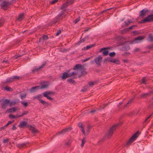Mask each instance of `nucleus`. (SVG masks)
I'll use <instances>...</instances> for the list:
<instances>
[{"instance_id": "09e8293b", "label": "nucleus", "mask_w": 153, "mask_h": 153, "mask_svg": "<svg viewBox=\"0 0 153 153\" xmlns=\"http://www.w3.org/2000/svg\"><path fill=\"white\" fill-rule=\"evenodd\" d=\"M96 83L95 82H88V85L90 87H92L93 85H94Z\"/></svg>"}, {"instance_id": "864d4df0", "label": "nucleus", "mask_w": 153, "mask_h": 153, "mask_svg": "<svg viewBox=\"0 0 153 153\" xmlns=\"http://www.w3.org/2000/svg\"><path fill=\"white\" fill-rule=\"evenodd\" d=\"M47 63V62L46 61L44 62L42 64L41 66H39L40 68H43V67L44 66L46 65V64Z\"/></svg>"}, {"instance_id": "4468645a", "label": "nucleus", "mask_w": 153, "mask_h": 153, "mask_svg": "<svg viewBox=\"0 0 153 153\" xmlns=\"http://www.w3.org/2000/svg\"><path fill=\"white\" fill-rule=\"evenodd\" d=\"M146 21L147 22H149L153 21V14L148 15L145 18Z\"/></svg>"}, {"instance_id": "de8ad7c7", "label": "nucleus", "mask_w": 153, "mask_h": 153, "mask_svg": "<svg viewBox=\"0 0 153 153\" xmlns=\"http://www.w3.org/2000/svg\"><path fill=\"white\" fill-rule=\"evenodd\" d=\"M137 26L136 25H133L128 28H127L128 31L131 30L134 27H135Z\"/></svg>"}, {"instance_id": "6ab92c4d", "label": "nucleus", "mask_w": 153, "mask_h": 153, "mask_svg": "<svg viewBox=\"0 0 153 153\" xmlns=\"http://www.w3.org/2000/svg\"><path fill=\"white\" fill-rule=\"evenodd\" d=\"M28 143H24L22 144H16V146L20 149L27 147V144Z\"/></svg>"}, {"instance_id": "a878e982", "label": "nucleus", "mask_w": 153, "mask_h": 153, "mask_svg": "<svg viewBox=\"0 0 153 153\" xmlns=\"http://www.w3.org/2000/svg\"><path fill=\"white\" fill-rule=\"evenodd\" d=\"M68 5H69L68 4L67 2L65 3L62 5L60 7V9L61 10H63L64 8L66 7Z\"/></svg>"}, {"instance_id": "4d7b16f0", "label": "nucleus", "mask_w": 153, "mask_h": 153, "mask_svg": "<svg viewBox=\"0 0 153 153\" xmlns=\"http://www.w3.org/2000/svg\"><path fill=\"white\" fill-rule=\"evenodd\" d=\"M61 33V30L59 29V30H58L57 32L56 33V36H57L59 35Z\"/></svg>"}, {"instance_id": "c85d7f7f", "label": "nucleus", "mask_w": 153, "mask_h": 153, "mask_svg": "<svg viewBox=\"0 0 153 153\" xmlns=\"http://www.w3.org/2000/svg\"><path fill=\"white\" fill-rule=\"evenodd\" d=\"M41 68H40V67H35L33 70H32V73H33V72L35 71H38Z\"/></svg>"}, {"instance_id": "9b49d317", "label": "nucleus", "mask_w": 153, "mask_h": 153, "mask_svg": "<svg viewBox=\"0 0 153 153\" xmlns=\"http://www.w3.org/2000/svg\"><path fill=\"white\" fill-rule=\"evenodd\" d=\"M73 69L74 70H76L78 69H80L81 71V73H82V72L84 71V70L85 69V68H84L81 64H79L76 65L74 67Z\"/></svg>"}, {"instance_id": "13d9d810", "label": "nucleus", "mask_w": 153, "mask_h": 153, "mask_svg": "<svg viewBox=\"0 0 153 153\" xmlns=\"http://www.w3.org/2000/svg\"><path fill=\"white\" fill-rule=\"evenodd\" d=\"M4 88L5 90L7 91H10V89H11L10 87H9L7 86H5Z\"/></svg>"}, {"instance_id": "20e7f679", "label": "nucleus", "mask_w": 153, "mask_h": 153, "mask_svg": "<svg viewBox=\"0 0 153 153\" xmlns=\"http://www.w3.org/2000/svg\"><path fill=\"white\" fill-rule=\"evenodd\" d=\"M139 134V131H138L134 134L127 142L126 145H129L133 142L138 137Z\"/></svg>"}, {"instance_id": "f3484780", "label": "nucleus", "mask_w": 153, "mask_h": 153, "mask_svg": "<svg viewBox=\"0 0 153 153\" xmlns=\"http://www.w3.org/2000/svg\"><path fill=\"white\" fill-rule=\"evenodd\" d=\"M39 89V86L32 87L30 90V91L31 93H33L35 92L37 90Z\"/></svg>"}, {"instance_id": "dca6fc26", "label": "nucleus", "mask_w": 153, "mask_h": 153, "mask_svg": "<svg viewBox=\"0 0 153 153\" xmlns=\"http://www.w3.org/2000/svg\"><path fill=\"white\" fill-rule=\"evenodd\" d=\"M40 84L41 86V87L39 86V89H45L47 88L48 86V84H46L45 82H41Z\"/></svg>"}, {"instance_id": "72a5a7b5", "label": "nucleus", "mask_w": 153, "mask_h": 153, "mask_svg": "<svg viewBox=\"0 0 153 153\" xmlns=\"http://www.w3.org/2000/svg\"><path fill=\"white\" fill-rule=\"evenodd\" d=\"M4 22V19L3 17L0 19V27L2 26Z\"/></svg>"}, {"instance_id": "0eeeda50", "label": "nucleus", "mask_w": 153, "mask_h": 153, "mask_svg": "<svg viewBox=\"0 0 153 153\" xmlns=\"http://www.w3.org/2000/svg\"><path fill=\"white\" fill-rule=\"evenodd\" d=\"M27 124V123L26 121H21L20 123L19 126V128H24L25 127L32 128V126L31 125Z\"/></svg>"}, {"instance_id": "4c0bfd02", "label": "nucleus", "mask_w": 153, "mask_h": 153, "mask_svg": "<svg viewBox=\"0 0 153 153\" xmlns=\"http://www.w3.org/2000/svg\"><path fill=\"white\" fill-rule=\"evenodd\" d=\"M16 102L15 101H12L11 102L10 101V103H9V106L10 107H11L12 105H14L16 104Z\"/></svg>"}, {"instance_id": "69168bd1", "label": "nucleus", "mask_w": 153, "mask_h": 153, "mask_svg": "<svg viewBox=\"0 0 153 153\" xmlns=\"http://www.w3.org/2000/svg\"><path fill=\"white\" fill-rule=\"evenodd\" d=\"M87 91V89L85 87L83 88L81 90V91L82 92H85Z\"/></svg>"}, {"instance_id": "680f3d73", "label": "nucleus", "mask_w": 153, "mask_h": 153, "mask_svg": "<svg viewBox=\"0 0 153 153\" xmlns=\"http://www.w3.org/2000/svg\"><path fill=\"white\" fill-rule=\"evenodd\" d=\"M149 38L151 41L153 42V36H149Z\"/></svg>"}, {"instance_id": "2eb2a0df", "label": "nucleus", "mask_w": 153, "mask_h": 153, "mask_svg": "<svg viewBox=\"0 0 153 153\" xmlns=\"http://www.w3.org/2000/svg\"><path fill=\"white\" fill-rule=\"evenodd\" d=\"M153 93V90L150 91L149 93L143 94L141 95V98H146L151 95Z\"/></svg>"}, {"instance_id": "cd10ccee", "label": "nucleus", "mask_w": 153, "mask_h": 153, "mask_svg": "<svg viewBox=\"0 0 153 153\" xmlns=\"http://www.w3.org/2000/svg\"><path fill=\"white\" fill-rule=\"evenodd\" d=\"M32 128V129H31L30 130L31 131V132H32L33 134H36L37 133L38 131V130L35 128L32 127V128Z\"/></svg>"}, {"instance_id": "ea45409f", "label": "nucleus", "mask_w": 153, "mask_h": 153, "mask_svg": "<svg viewBox=\"0 0 153 153\" xmlns=\"http://www.w3.org/2000/svg\"><path fill=\"white\" fill-rule=\"evenodd\" d=\"M77 74L76 73L74 72L71 73H69V74H68V77H71L73 75H76Z\"/></svg>"}, {"instance_id": "052dcab7", "label": "nucleus", "mask_w": 153, "mask_h": 153, "mask_svg": "<svg viewBox=\"0 0 153 153\" xmlns=\"http://www.w3.org/2000/svg\"><path fill=\"white\" fill-rule=\"evenodd\" d=\"M9 117L13 118V119H15L16 117V116L13 115L11 114H10L9 115Z\"/></svg>"}, {"instance_id": "a19ab883", "label": "nucleus", "mask_w": 153, "mask_h": 153, "mask_svg": "<svg viewBox=\"0 0 153 153\" xmlns=\"http://www.w3.org/2000/svg\"><path fill=\"white\" fill-rule=\"evenodd\" d=\"M93 57V56H91L84 60H83L82 61L83 62H85L87 61L88 60H89L90 59L92 58Z\"/></svg>"}, {"instance_id": "6e6d98bb", "label": "nucleus", "mask_w": 153, "mask_h": 153, "mask_svg": "<svg viewBox=\"0 0 153 153\" xmlns=\"http://www.w3.org/2000/svg\"><path fill=\"white\" fill-rule=\"evenodd\" d=\"M80 20V18L78 17L74 21L75 24H76Z\"/></svg>"}, {"instance_id": "c03bdc74", "label": "nucleus", "mask_w": 153, "mask_h": 153, "mask_svg": "<svg viewBox=\"0 0 153 153\" xmlns=\"http://www.w3.org/2000/svg\"><path fill=\"white\" fill-rule=\"evenodd\" d=\"M74 2V0H68L67 2L69 5L72 4Z\"/></svg>"}, {"instance_id": "bb28decb", "label": "nucleus", "mask_w": 153, "mask_h": 153, "mask_svg": "<svg viewBox=\"0 0 153 153\" xmlns=\"http://www.w3.org/2000/svg\"><path fill=\"white\" fill-rule=\"evenodd\" d=\"M95 44H94L88 45L86 47H84V49L85 50H88L92 48L93 47H94L95 46Z\"/></svg>"}, {"instance_id": "1a4fd4ad", "label": "nucleus", "mask_w": 153, "mask_h": 153, "mask_svg": "<svg viewBox=\"0 0 153 153\" xmlns=\"http://www.w3.org/2000/svg\"><path fill=\"white\" fill-rule=\"evenodd\" d=\"M150 11L146 9H144L139 12V16L141 18H143L146 15L148 12H149Z\"/></svg>"}, {"instance_id": "c756f323", "label": "nucleus", "mask_w": 153, "mask_h": 153, "mask_svg": "<svg viewBox=\"0 0 153 153\" xmlns=\"http://www.w3.org/2000/svg\"><path fill=\"white\" fill-rule=\"evenodd\" d=\"M67 82L71 84H74L75 82V81L72 78H70L67 79Z\"/></svg>"}, {"instance_id": "37998d69", "label": "nucleus", "mask_w": 153, "mask_h": 153, "mask_svg": "<svg viewBox=\"0 0 153 153\" xmlns=\"http://www.w3.org/2000/svg\"><path fill=\"white\" fill-rule=\"evenodd\" d=\"M121 33L122 34H124V33L128 31L127 28H125L123 30H122L121 31Z\"/></svg>"}, {"instance_id": "e433bc0d", "label": "nucleus", "mask_w": 153, "mask_h": 153, "mask_svg": "<svg viewBox=\"0 0 153 153\" xmlns=\"http://www.w3.org/2000/svg\"><path fill=\"white\" fill-rule=\"evenodd\" d=\"M86 139L84 137L82 138V143L81 144V146L82 147L84 146V144L86 141Z\"/></svg>"}, {"instance_id": "c9c22d12", "label": "nucleus", "mask_w": 153, "mask_h": 153, "mask_svg": "<svg viewBox=\"0 0 153 153\" xmlns=\"http://www.w3.org/2000/svg\"><path fill=\"white\" fill-rule=\"evenodd\" d=\"M111 59L110 57H108L105 58L104 60V62H110V60H111Z\"/></svg>"}, {"instance_id": "338daca9", "label": "nucleus", "mask_w": 153, "mask_h": 153, "mask_svg": "<svg viewBox=\"0 0 153 153\" xmlns=\"http://www.w3.org/2000/svg\"><path fill=\"white\" fill-rule=\"evenodd\" d=\"M81 128V130L82 131V132L83 133V134L85 135V131L83 127V126Z\"/></svg>"}, {"instance_id": "7ed1b4c3", "label": "nucleus", "mask_w": 153, "mask_h": 153, "mask_svg": "<svg viewBox=\"0 0 153 153\" xmlns=\"http://www.w3.org/2000/svg\"><path fill=\"white\" fill-rule=\"evenodd\" d=\"M16 2L15 0H12L10 1H3L0 3V5L1 8L4 10H6L7 8L10 7V5H12L13 3Z\"/></svg>"}, {"instance_id": "e2e57ef3", "label": "nucleus", "mask_w": 153, "mask_h": 153, "mask_svg": "<svg viewBox=\"0 0 153 153\" xmlns=\"http://www.w3.org/2000/svg\"><path fill=\"white\" fill-rule=\"evenodd\" d=\"M26 94H25L23 95H21L20 96L21 98V99H23L26 97Z\"/></svg>"}, {"instance_id": "412c9836", "label": "nucleus", "mask_w": 153, "mask_h": 153, "mask_svg": "<svg viewBox=\"0 0 153 153\" xmlns=\"http://www.w3.org/2000/svg\"><path fill=\"white\" fill-rule=\"evenodd\" d=\"M62 75L61 76L62 78V79L64 80L66 79L68 77V74L66 72H64L62 73Z\"/></svg>"}, {"instance_id": "8fccbe9b", "label": "nucleus", "mask_w": 153, "mask_h": 153, "mask_svg": "<svg viewBox=\"0 0 153 153\" xmlns=\"http://www.w3.org/2000/svg\"><path fill=\"white\" fill-rule=\"evenodd\" d=\"M133 99H131L130 100H129L128 102V103H127L125 105V106H124V107H126V106H128V104H129V103H131L133 100Z\"/></svg>"}, {"instance_id": "f704fd0d", "label": "nucleus", "mask_w": 153, "mask_h": 153, "mask_svg": "<svg viewBox=\"0 0 153 153\" xmlns=\"http://www.w3.org/2000/svg\"><path fill=\"white\" fill-rule=\"evenodd\" d=\"M43 95L44 97H46L48 99L50 100H53V99L52 98L48 96V95H47L46 94H44L43 93Z\"/></svg>"}, {"instance_id": "b1692460", "label": "nucleus", "mask_w": 153, "mask_h": 153, "mask_svg": "<svg viewBox=\"0 0 153 153\" xmlns=\"http://www.w3.org/2000/svg\"><path fill=\"white\" fill-rule=\"evenodd\" d=\"M130 49V48L128 45L123 47L121 50L123 51H127Z\"/></svg>"}, {"instance_id": "58836bf2", "label": "nucleus", "mask_w": 153, "mask_h": 153, "mask_svg": "<svg viewBox=\"0 0 153 153\" xmlns=\"http://www.w3.org/2000/svg\"><path fill=\"white\" fill-rule=\"evenodd\" d=\"M21 103L22 105H24L25 107H26L30 103L29 102H22Z\"/></svg>"}, {"instance_id": "603ef678", "label": "nucleus", "mask_w": 153, "mask_h": 153, "mask_svg": "<svg viewBox=\"0 0 153 153\" xmlns=\"http://www.w3.org/2000/svg\"><path fill=\"white\" fill-rule=\"evenodd\" d=\"M13 112V111H12V108H9V109L7 110L6 111L5 113H10V112Z\"/></svg>"}, {"instance_id": "5701e85b", "label": "nucleus", "mask_w": 153, "mask_h": 153, "mask_svg": "<svg viewBox=\"0 0 153 153\" xmlns=\"http://www.w3.org/2000/svg\"><path fill=\"white\" fill-rule=\"evenodd\" d=\"M48 39V37L47 35H44L39 38V41L40 42L42 40H46Z\"/></svg>"}, {"instance_id": "79ce46f5", "label": "nucleus", "mask_w": 153, "mask_h": 153, "mask_svg": "<svg viewBox=\"0 0 153 153\" xmlns=\"http://www.w3.org/2000/svg\"><path fill=\"white\" fill-rule=\"evenodd\" d=\"M10 140V139L9 138H6L5 139H4L3 140L2 142L4 143H6L9 142Z\"/></svg>"}, {"instance_id": "3c124183", "label": "nucleus", "mask_w": 153, "mask_h": 153, "mask_svg": "<svg viewBox=\"0 0 153 153\" xmlns=\"http://www.w3.org/2000/svg\"><path fill=\"white\" fill-rule=\"evenodd\" d=\"M91 128V126H88L86 127V131L87 132H88L90 131Z\"/></svg>"}, {"instance_id": "ddd939ff", "label": "nucleus", "mask_w": 153, "mask_h": 153, "mask_svg": "<svg viewBox=\"0 0 153 153\" xmlns=\"http://www.w3.org/2000/svg\"><path fill=\"white\" fill-rule=\"evenodd\" d=\"M144 37L142 36H139L134 38L132 41V42L134 44L137 43L139 41L142 40L144 39Z\"/></svg>"}, {"instance_id": "0e129e2a", "label": "nucleus", "mask_w": 153, "mask_h": 153, "mask_svg": "<svg viewBox=\"0 0 153 153\" xmlns=\"http://www.w3.org/2000/svg\"><path fill=\"white\" fill-rule=\"evenodd\" d=\"M96 110H95L94 109H93V110H92L91 111H89V113L92 114H93L96 112Z\"/></svg>"}, {"instance_id": "aec40b11", "label": "nucleus", "mask_w": 153, "mask_h": 153, "mask_svg": "<svg viewBox=\"0 0 153 153\" xmlns=\"http://www.w3.org/2000/svg\"><path fill=\"white\" fill-rule=\"evenodd\" d=\"M24 19V14L23 13H20L18 16L17 20L19 21H21Z\"/></svg>"}, {"instance_id": "4be33fe9", "label": "nucleus", "mask_w": 153, "mask_h": 153, "mask_svg": "<svg viewBox=\"0 0 153 153\" xmlns=\"http://www.w3.org/2000/svg\"><path fill=\"white\" fill-rule=\"evenodd\" d=\"M110 62L117 65H119L120 63V61L119 60L116 59H111V60L110 61Z\"/></svg>"}, {"instance_id": "393cba45", "label": "nucleus", "mask_w": 153, "mask_h": 153, "mask_svg": "<svg viewBox=\"0 0 153 153\" xmlns=\"http://www.w3.org/2000/svg\"><path fill=\"white\" fill-rule=\"evenodd\" d=\"M130 24V22L129 21H128V20L127 21H126L124 22V23L122 25V27H125L128 26Z\"/></svg>"}, {"instance_id": "9d476101", "label": "nucleus", "mask_w": 153, "mask_h": 153, "mask_svg": "<svg viewBox=\"0 0 153 153\" xmlns=\"http://www.w3.org/2000/svg\"><path fill=\"white\" fill-rule=\"evenodd\" d=\"M109 49V47H104L101 48L99 51V52H102L103 56H106L108 55L109 51L107 50Z\"/></svg>"}, {"instance_id": "2f4dec72", "label": "nucleus", "mask_w": 153, "mask_h": 153, "mask_svg": "<svg viewBox=\"0 0 153 153\" xmlns=\"http://www.w3.org/2000/svg\"><path fill=\"white\" fill-rule=\"evenodd\" d=\"M34 97V99H37L38 101L39 102L40 101V100H41L40 98L42 97V95L41 94H39Z\"/></svg>"}, {"instance_id": "a211bd4d", "label": "nucleus", "mask_w": 153, "mask_h": 153, "mask_svg": "<svg viewBox=\"0 0 153 153\" xmlns=\"http://www.w3.org/2000/svg\"><path fill=\"white\" fill-rule=\"evenodd\" d=\"M89 37V36H85L84 38L82 39H81V38L80 39V40L79 41H78L77 43V44L78 45H79L80 44L83 42H84L86 40H87L88 39Z\"/></svg>"}, {"instance_id": "f8f14e48", "label": "nucleus", "mask_w": 153, "mask_h": 153, "mask_svg": "<svg viewBox=\"0 0 153 153\" xmlns=\"http://www.w3.org/2000/svg\"><path fill=\"white\" fill-rule=\"evenodd\" d=\"M72 128L71 127H68V128H66L63 129L61 131L59 132L57 134V135H59L61 134H63L65 133L66 132H68Z\"/></svg>"}, {"instance_id": "473e14b6", "label": "nucleus", "mask_w": 153, "mask_h": 153, "mask_svg": "<svg viewBox=\"0 0 153 153\" xmlns=\"http://www.w3.org/2000/svg\"><path fill=\"white\" fill-rule=\"evenodd\" d=\"M55 93L53 91H46L43 93V94H46L47 95L53 94H54Z\"/></svg>"}, {"instance_id": "f03ea898", "label": "nucleus", "mask_w": 153, "mask_h": 153, "mask_svg": "<svg viewBox=\"0 0 153 153\" xmlns=\"http://www.w3.org/2000/svg\"><path fill=\"white\" fill-rule=\"evenodd\" d=\"M65 10L61 11L49 23V25L51 26L53 25L56 24L58 23H59V21L63 18V15L64 14Z\"/></svg>"}, {"instance_id": "a18cd8bd", "label": "nucleus", "mask_w": 153, "mask_h": 153, "mask_svg": "<svg viewBox=\"0 0 153 153\" xmlns=\"http://www.w3.org/2000/svg\"><path fill=\"white\" fill-rule=\"evenodd\" d=\"M142 83L141 84H146V77H143L142 79Z\"/></svg>"}, {"instance_id": "bf43d9fd", "label": "nucleus", "mask_w": 153, "mask_h": 153, "mask_svg": "<svg viewBox=\"0 0 153 153\" xmlns=\"http://www.w3.org/2000/svg\"><path fill=\"white\" fill-rule=\"evenodd\" d=\"M147 48L149 49H152V48L153 49V46L152 44L148 45L147 46Z\"/></svg>"}, {"instance_id": "774afa93", "label": "nucleus", "mask_w": 153, "mask_h": 153, "mask_svg": "<svg viewBox=\"0 0 153 153\" xmlns=\"http://www.w3.org/2000/svg\"><path fill=\"white\" fill-rule=\"evenodd\" d=\"M13 122V121H9L5 125L7 127L8 126L12 123Z\"/></svg>"}, {"instance_id": "7c9ffc66", "label": "nucleus", "mask_w": 153, "mask_h": 153, "mask_svg": "<svg viewBox=\"0 0 153 153\" xmlns=\"http://www.w3.org/2000/svg\"><path fill=\"white\" fill-rule=\"evenodd\" d=\"M39 102L42 103L43 105L47 106L48 103L42 100H40Z\"/></svg>"}, {"instance_id": "49530a36", "label": "nucleus", "mask_w": 153, "mask_h": 153, "mask_svg": "<svg viewBox=\"0 0 153 153\" xmlns=\"http://www.w3.org/2000/svg\"><path fill=\"white\" fill-rule=\"evenodd\" d=\"M116 53L114 52H110L109 53V55L110 57H114Z\"/></svg>"}, {"instance_id": "f257e3e1", "label": "nucleus", "mask_w": 153, "mask_h": 153, "mask_svg": "<svg viewBox=\"0 0 153 153\" xmlns=\"http://www.w3.org/2000/svg\"><path fill=\"white\" fill-rule=\"evenodd\" d=\"M121 124V123H120L113 125L112 127L110 128L109 130L108 131L104 138L101 139L100 141V142L103 141L104 138H107L108 139H109L113 135L114 131H115L116 129L118 128L120 126Z\"/></svg>"}, {"instance_id": "423d86ee", "label": "nucleus", "mask_w": 153, "mask_h": 153, "mask_svg": "<svg viewBox=\"0 0 153 153\" xmlns=\"http://www.w3.org/2000/svg\"><path fill=\"white\" fill-rule=\"evenodd\" d=\"M10 103V100L7 99H5L1 103V108L4 109H6Z\"/></svg>"}, {"instance_id": "5fc2aeb1", "label": "nucleus", "mask_w": 153, "mask_h": 153, "mask_svg": "<svg viewBox=\"0 0 153 153\" xmlns=\"http://www.w3.org/2000/svg\"><path fill=\"white\" fill-rule=\"evenodd\" d=\"M146 22L145 19H144L141 20L139 22V24H143L144 23H146Z\"/></svg>"}, {"instance_id": "6e6552de", "label": "nucleus", "mask_w": 153, "mask_h": 153, "mask_svg": "<svg viewBox=\"0 0 153 153\" xmlns=\"http://www.w3.org/2000/svg\"><path fill=\"white\" fill-rule=\"evenodd\" d=\"M102 56H99L94 59V62L98 66H100L101 63L102 61Z\"/></svg>"}, {"instance_id": "39448f33", "label": "nucleus", "mask_w": 153, "mask_h": 153, "mask_svg": "<svg viewBox=\"0 0 153 153\" xmlns=\"http://www.w3.org/2000/svg\"><path fill=\"white\" fill-rule=\"evenodd\" d=\"M20 78H21L18 76H13L11 77L7 78L4 82L6 83H10L19 80Z\"/></svg>"}]
</instances>
